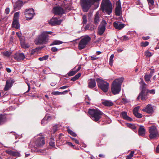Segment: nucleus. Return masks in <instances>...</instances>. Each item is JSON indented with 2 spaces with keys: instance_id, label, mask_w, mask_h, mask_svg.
Wrapping results in <instances>:
<instances>
[{
  "instance_id": "obj_1",
  "label": "nucleus",
  "mask_w": 159,
  "mask_h": 159,
  "mask_svg": "<svg viewBox=\"0 0 159 159\" xmlns=\"http://www.w3.org/2000/svg\"><path fill=\"white\" fill-rule=\"evenodd\" d=\"M52 33V31H43L39 36L38 37L35 39L34 42L37 45L46 44L47 43L49 39L48 34Z\"/></svg>"
},
{
  "instance_id": "obj_2",
  "label": "nucleus",
  "mask_w": 159,
  "mask_h": 159,
  "mask_svg": "<svg viewBox=\"0 0 159 159\" xmlns=\"http://www.w3.org/2000/svg\"><path fill=\"white\" fill-rule=\"evenodd\" d=\"M123 79L120 78L115 80L112 83L111 89L112 93L114 95L119 93L121 90V87Z\"/></svg>"
},
{
  "instance_id": "obj_3",
  "label": "nucleus",
  "mask_w": 159,
  "mask_h": 159,
  "mask_svg": "<svg viewBox=\"0 0 159 159\" xmlns=\"http://www.w3.org/2000/svg\"><path fill=\"white\" fill-rule=\"evenodd\" d=\"M102 10L110 15L112 12V6L109 0H102L101 4Z\"/></svg>"
},
{
  "instance_id": "obj_4",
  "label": "nucleus",
  "mask_w": 159,
  "mask_h": 159,
  "mask_svg": "<svg viewBox=\"0 0 159 159\" xmlns=\"http://www.w3.org/2000/svg\"><path fill=\"white\" fill-rule=\"evenodd\" d=\"M100 0H80L81 5L83 11L87 12L91 5L95 2H98Z\"/></svg>"
},
{
  "instance_id": "obj_5",
  "label": "nucleus",
  "mask_w": 159,
  "mask_h": 159,
  "mask_svg": "<svg viewBox=\"0 0 159 159\" xmlns=\"http://www.w3.org/2000/svg\"><path fill=\"white\" fill-rule=\"evenodd\" d=\"M88 113L91 115L92 120L96 122L99 120L103 114L102 112L98 109H89Z\"/></svg>"
},
{
  "instance_id": "obj_6",
  "label": "nucleus",
  "mask_w": 159,
  "mask_h": 159,
  "mask_svg": "<svg viewBox=\"0 0 159 159\" xmlns=\"http://www.w3.org/2000/svg\"><path fill=\"white\" fill-rule=\"evenodd\" d=\"M141 85L140 88L141 90V92L139 94V95L137 97V99L139 100L140 98L142 100H145L147 98V93L146 87V84L142 80L139 82Z\"/></svg>"
},
{
  "instance_id": "obj_7",
  "label": "nucleus",
  "mask_w": 159,
  "mask_h": 159,
  "mask_svg": "<svg viewBox=\"0 0 159 159\" xmlns=\"http://www.w3.org/2000/svg\"><path fill=\"white\" fill-rule=\"evenodd\" d=\"M96 82L98 87L104 92L108 91L109 89V84L102 79L98 78Z\"/></svg>"
},
{
  "instance_id": "obj_8",
  "label": "nucleus",
  "mask_w": 159,
  "mask_h": 159,
  "mask_svg": "<svg viewBox=\"0 0 159 159\" xmlns=\"http://www.w3.org/2000/svg\"><path fill=\"white\" fill-rule=\"evenodd\" d=\"M90 40L91 38L88 36L81 39L79 43V49L80 50H81L84 48Z\"/></svg>"
},
{
  "instance_id": "obj_9",
  "label": "nucleus",
  "mask_w": 159,
  "mask_h": 159,
  "mask_svg": "<svg viewBox=\"0 0 159 159\" xmlns=\"http://www.w3.org/2000/svg\"><path fill=\"white\" fill-rule=\"evenodd\" d=\"M149 128V137L150 139H153L159 136V133L156 126H152L150 127Z\"/></svg>"
},
{
  "instance_id": "obj_10",
  "label": "nucleus",
  "mask_w": 159,
  "mask_h": 159,
  "mask_svg": "<svg viewBox=\"0 0 159 159\" xmlns=\"http://www.w3.org/2000/svg\"><path fill=\"white\" fill-rule=\"evenodd\" d=\"M35 146L39 148H41L45 144V137L39 135L35 141Z\"/></svg>"
},
{
  "instance_id": "obj_11",
  "label": "nucleus",
  "mask_w": 159,
  "mask_h": 159,
  "mask_svg": "<svg viewBox=\"0 0 159 159\" xmlns=\"http://www.w3.org/2000/svg\"><path fill=\"white\" fill-rule=\"evenodd\" d=\"M34 9L32 8L26 9L25 12V15L26 20H28L32 19L34 16Z\"/></svg>"
},
{
  "instance_id": "obj_12",
  "label": "nucleus",
  "mask_w": 159,
  "mask_h": 159,
  "mask_svg": "<svg viewBox=\"0 0 159 159\" xmlns=\"http://www.w3.org/2000/svg\"><path fill=\"white\" fill-rule=\"evenodd\" d=\"M53 13L55 15H60L65 13L66 11L63 8L56 7L53 8Z\"/></svg>"
},
{
  "instance_id": "obj_13",
  "label": "nucleus",
  "mask_w": 159,
  "mask_h": 159,
  "mask_svg": "<svg viewBox=\"0 0 159 159\" xmlns=\"http://www.w3.org/2000/svg\"><path fill=\"white\" fill-rule=\"evenodd\" d=\"M71 5V4L70 1L64 0L62 3L61 6L63 7L66 11L67 12L68 11L71 10L70 7Z\"/></svg>"
},
{
  "instance_id": "obj_14",
  "label": "nucleus",
  "mask_w": 159,
  "mask_h": 159,
  "mask_svg": "<svg viewBox=\"0 0 159 159\" xmlns=\"http://www.w3.org/2000/svg\"><path fill=\"white\" fill-rule=\"evenodd\" d=\"M61 22V20H58L57 18L53 17L48 21V23L51 25L54 26L60 25Z\"/></svg>"
},
{
  "instance_id": "obj_15",
  "label": "nucleus",
  "mask_w": 159,
  "mask_h": 159,
  "mask_svg": "<svg viewBox=\"0 0 159 159\" xmlns=\"http://www.w3.org/2000/svg\"><path fill=\"white\" fill-rule=\"evenodd\" d=\"M121 4L120 2L119 1L116 2V6L115 9V14L116 16H120L121 12Z\"/></svg>"
},
{
  "instance_id": "obj_16",
  "label": "nucleus",
  "mask_w": 159,
  "mask_h": 159,
  "mask_svg": "<svg viewBox=\"0 0 159 159\" xmlns=\"http://www.w3.org/2000/svg\"><path fill=\"white\" fill-rule=\"evenodd\" d=\"M143 111H145L148 114H152L154 112V110L152 106L150 104H148L146 107L142 110Z\"/></svg>"
},
{
  "instance_id": "obj_17",
  "label": "nucleus",
  "mask_w": 159,
  "mask_h": 159,
  "mask_svg": "<svg viewBox=\"0 0 159 159\" xmlns=\"http://www.w3.org/2000/svg\"><path fill=\"white\" fill-rule=\"evenodd\" d=\"M7 153L11 156L17 157L20 156V153L16 151H13L11 150H6Z\"/></svg>"
},
{
  "instance_id": "obj_18",
  "label": "nucleus",
  "mask_w": 159,
  "mask_h": 159,
  "mask_svg": "<svg viewBox=\"0 0 159 159\" xmlns=\"http://www.w3.org/2000/svg\"><path fill=\"white\" fill-rule=\"evenodd\" d=\"M23 5V2L20 0L17 1L15 4L14 9L16 11L20 9Z\"/></svg>"
},
{
  "instance_id": "obj_19",
  "label": "nucleus",
  "mask_w": 159,
  "mask_h": 159,
  "mask_svg": "<svg viewBox=\"0 0 159 159\" xmlns=\"http://www.w3.org/2000/svg\"><path fill=\"white\" fill-rule=\"evenodd\" d=\"M25 58V55L22 53H19L15 54L14 58L18 61L23 60Z\"/></svg>"
},
{
  "instance_id": "obj_20",
  "label": "nucleus",
  "mask_w": 159,
  "mask_h": 159,
  "mask_svg": "<svg viewBox=\"0 0 159 159\" xmlns=\"http://www.w3.org/2000/svg\"><path fill=\"white\" fill-rule=\"evenodd\" d=\"M105 25H104V21H103L102 24L99 25L98 29V33L100 35L103 34L105 31Z\"/></svg>"
},
{
  "instance_id": "obj_21",
  "label": "nucleus",
  "mask_w": 159,
  "mask_h": 159,
  "mask_svg": "<svg viewBox=\"0 0 159 159\" xmlns=\"http://www.w3.org/2000/svg\"><path fill=\"white\" fill-rule=\"evenodd\" d=\"M100 21V16L98 12H97L94 17L93 23L97 25H98Z\"/></svg>"
},
{
  "instance_id": "obj_22",
  "label": "nucleus",
  "mask_w": 159,
  "mask_h": 159,
  "mask_svg": "<svg viewBox=\"0 0 159 159\" xmlns=\"http://www.w3.org/2000/svg\"><path fill=\"white\" fill-rule=\"evenodd\" d=\"M113 25L116 29L120 30L124 27L125 24H121L120 22H114L113 23Z\"/></svg>"
},
{
  "instance_id": "obj_23",
  "label": "nucleus",
  "mask_w": 159,
  "mask_h": 159,
  "mask_svg": "<svg viewBox=\"0 0 159 159\" xmlns=\"http://www.w3.org/2000/svg\"><path fill=\"white\" fill-rule=\"evenodd\" d=\"M96 82L94 79H90L89 80L88 87L90 88H93L96 86Z\"/></svg>"
},
{
  "instance_id": "obj_24",
  "label": "nucleus",
  "mask_w": 159,
  "mask_h": 159,
  "mask_svg": "<svg viewBox=\"0 0 159 159\" xmlns=\"http://www.w3.org/2000/svg\"><path fill=\"white\" fill-rule=\"evenodd\" d=\"M145 130L143 126H140L139 129V134L140 136H143L145 134Z\"/></svg>"
},
{
  "instance_id": "obj_25",
  "label": "nucleus",
  "mask_w": 159,
  "mask_h": 159,
  "mask_svg": "<svg viewBox=\"0 0 159 159\" xmlns=\"http://www.w3.org/2000/svg\"><path fill=\"white\" fill-rule=\"evenodd\" d=\"M121 114L122 116L124 119L129 121H131L132 120L131 118L129 117L127 115V114L126 112L125 111H123L121 112Z\"/></svg>"
},
{
  "instance_id": "obj_26",
  "label": "nucleus",
  "mask_w": 159,
  "mask_h": 159,
  "mask_svg": "<svg viewBox=\"0 0 159 159\" xmlns=\"http://www.w3.org/2000/svg\"><path fill=\"white\" fill-rule=\"evenodd\" d=\"M12 26L16 29L20 27V25L18 22V20H13L12 24Z\"/></svg>"
},
{
  "instance_id": "obj_27",
  "label": "nucleus",
  "mask_w": 159,
  "mask_h": 159,
  "mask_svg": "<svg viewBox=\"0 0 159 159\" xmlns=\"http://www.w3.org/2000/svg\"><path fill=\"white\" fill-rule=\"evenodd\" d=\"M7 121L6 116L4 115H0V125L4 124Z\"/></svg>"
},
{
  "instance_id": "obj_28",
  "label": "nucleus",
  "mask_w": 159,
  "mask_h": 159,
  "mask_svg": "<svg viewBox=\"0 0 159 159\" xmlns=\"http://www.w3.org/2000/svg\"><path fill=\"white\" fill-rule=\"evenodd\" d=\"M102 104L105 106L111 107L113 105V103L111 101L107 100L102 102Z\"/></svg>"
},
{
  "instance_id": "obj_29",
  "label": "nucleus",
  "mask_w": 159,
  "mask_h": 159,
  "mask_svg": "<svg viewBox=\"0 0 159 159\" xmlns=\"http://www.w3.org/2000/svg\"><path fill=\"white\" fill-rule=\"evenodd\" d=\"M49 144V146L51 147L52 148H57L55 147V140L53 138H51Z\"/></svg>"
},
{
  "instance_id": "obj_30",
  "label": "nucleus",
  "mask_w": 159,
  "mask_h": 159,
  "mask_svg": "<svg viewBox=\"0 0 159 159\" xmlns=\"http://www.w3.org/2000/svg\"><path fill=\"white\" fill-rule=\"evenodd\" d=\"M46 150H31L32 152H36L39 154H44Z\"/></svg>"
},
{
  "instance_id": "obj_31",
  "label": "nucleus",
  "mask_w": 159,
  "mask_h": 159,
  "mask_svg": "<svg viewBox=\"0 0 159 159\" xmlns=\"http://www.w3.org/2000/svg\"><path fill=\"white\" fill-rule=\"evenodd\" d=\"M63 42L57 40H54L50 45H59L62 44Z\"/></svg>"
},
{
  "instance_id": "obj_32",
  "label": "nucleus",
  "mask_w": 159,
  "mask_h": 159,
  "mask_svg": "<svg viewBox=\"0 0 159 159\" xmlns=\"http://www.w3.org/2000/svg\"><path fill=\"white\" fill-rule=\"evenodd\" d=\"M21 46L23 48H27L30 47V45L28 43L24 41L21 43Z\"/></svg>"
},
{
  "instance_id": "obj_33",
  "label": "nucleus",
  "mask_w": 159,
  "mask_h": 159,
  "mask_svg": "<svg viewBox=\"0 0 159 159\" xmlns=\"http://www.w3.org/2000/svg\"><path fill=\"white\" fill-rule=\"evenodd\" d=\"M10 85V82L7 81L5 86L4 89V90L5 91H7L9 90L11 87Z\"/></svg>"
},
{
  "instance_id": "obj_34",
  "label": "nucleus",
  "mask_w": 159,
  "mask_h": 159,
  "mask_svg": "<svg viewBox=\"0 0 159 159\" xmlns=\"http://www.w3.org/2000/svg\"><path fill=\"white\" fill-rule=\"evenodd\" d=\"M81 76V74L80 73H78L75 76L72 77L71 79V80L73 81H75L77 79H78Z\"/></svg>"
},
{
  "instance_id": "obj_35",
  "label": "nucleus",
  "mask_w": 159,
  "mask_h": 159,
  "mask_svg": "<svg viewBox=\"0 0 159 159\" xmlns=\"http://www.w3.org/2000/svg\"><path fill=\"white\" fill-rule=\"evenodd\" d=\"M134 151H132L128 155L126 156V159H131L134 154Z\"/></svg>"
},
{
  "instance_id": "obj_36",
  "label": "nucleus",
  "mask_w": 159,
  "mask_h": 159,
  "mask_svg": "<svg viewBox=\"0 0 159 159\" xmlns=\"http://www.w3.org/2000/svg\"><path fill=\"white\" fill-rule=\"evenodd\" d=\"M151 77L147 74H146L144 76V80L146 82L148 83L150 81Z\"/></svg>"
},
{
  "instance_id": "obj_37",
  "label": "nucleus",
  "mask_w": 159,
  "mask_h": 159,
  "mask_svg": "<svg viewBox=\"0 0 159 159\" xmlns=\"http://www.w3.org/2000/svg\"><path fill=\"white\" fill-rule=\"evenodd\" d=\"M67 132L69 134H70V135H71L73 137H75L77 136L75 132H73L70 129H67Z\"/></svg>"
},
{
  "instance_id": "obj_38",
  "label": "nucleus",
  "mask_w": 159,
  "mask_h": 159,
  "mask_svg": "<svg viewBox=\"0 0 159 159\" xmlns=\"http://www.w3.org/2000/svg\"><path fill=\"white\" fill-rule=\"evenodd\" d=\"M147 95H148V93H149L150 94H154L155 93V90L154 89L148 90V89L147 91Z\"/></svg>"
},
{
  "instance_id": "obj_39",
  "label": "nucleus",
  "mask_w": 159,
  "mask_h": 159,
  "mask_svg": "<svg viewBox=\"0 0 159 159\" xmlns=\"http://www.w3.org/2000/svg\"><path fill=\"white\" fill-rule=\"evenodd\" d=\"M46 116V120H47V121H50L51 119L54 118V117L53 116Z\"/></svg>"
},
{
  "instance_id": "obj_40",
  "label": "nucleus",
  "mask_w": 159,
  "mask_h": 159,
  "mask_svg": "<svg viewBox=\"0 0 159 159\" xmlns=\"http://www.w3.org/2000/svg\"><path fill=\"white\" fill-rule=\"evenodd\" d=\"M76 72L75 70H73L72 71H70L68 73V75L69 76H72L74 75L76 73Z\"/></svg>"
},
{
  "instance_id": "obj_41",
  "label": "nucleus",
  "mask_w": 159,
  "mask_h": 159,
  "mask_svg": "<svg viewBox=\"0 0 159 159\" xmlns=\"http://www.w3.org/2000/svg\"><path fill=\"white\" fill-rule=\"evenodd\" d=\"M19 12H16L14 14V20H18Z\"/></svg>"
},
{
  "instance_id": "obj_42",
  "label": "nucleus",
  "mask_w": 159,
  "mask_h": 159,
  "mask_svg": "<svg viewBox=\"0 0 159 159\" xmlns=\"http://www.w3.org/2000/svg\"><path fill=\"white\" fill-rule=\"evenodd\" d=\"M48 55H46L45 56H43L42 57H40L39 58V60L41 61H43V60H45L47 59L48 58Z\"/></svg>"
},
{
  "instance_id": "obj_43",
  "label": "nucleus",
  "mask_w": 159,
  "mask_h": 159,
  "mask_svg": "<svg viewBox=\"0 0 159 159\" xmlns=\"http://www.w3.org/2000/svg\"><path fill=\"white\" fill-rule=\"evenodd\" d=\"M114 56V54H112L110 57L109 64L110 66H111L112 64L113 59Z\"/></svg>"
},
{
  "instance_id": "obj_44",
  "label": "nucleus",
  "mask_w": 159,
  "mask_h": 159,
  "mask_svg": "<svg viewBox=\"0 0 159 159\" xmlns=\"http://www.w3.org/2000/svg\"><path fill=\"white\" fill-rule=\"evenodd\" d=\"M149 44V43L147 41L145 42H142L141 43V46L142 47H145L147 46Z\"/></svg>"
},
{
  "instance_id": "obj_45",
  "label": "nucleus",
  "mask_w": 159,
  "mask_h": 159,
  "mask_svg": "<svg viewBox=\"0 0 159 159\" xmlns=\"http://www.w3.org/2000/svg\"><path fill=\"white\" fill-rule=\"evenodd\" d=\"M3 54L7 57H9L11 54V52L8 51L3 52Z\"/></svg>"
},
{
  "instance_id": "obj_46",
  "label": "nucleus",
  "mask_w": 159,
  "mask_h": 159,
  "mask_svg": "<svg viewBox=\"0 0 159 159\" xmlns=\"http://www.w3.org/2000/svg\"><path fill=\"white\" fill-rule=\"evenodd\" d=\"M83 22L84 24H86L87 22V16L86 15H84L83 16Z\"/></svg>"
},
{
  "instance_id": "obj_47",
  "label": "nucleus",
  "mask_w": 159,
  "mask_h": 159,
  "mask_svg": "<svg viewBox=\"0 0 159 159\" xmlns=\"http://www.w3.org/2000/svg\"><path fill=\"white\" fill-rule=\"evenodd\" d=\"M134 115L136 117L139 118H140L142 117V115L141 114L139 113L138 112L136 113Z\"/></svg>"
},
{
  "instance_id": "obj_48",
  "label": "nucleus",
  "mask_w": 159,
  "mask_h": 159,
  "mask_svg": "<svg viewBox=\"0 0 159 159\" xmlns=\"http://www.w3.org/2000/svg\"><path fill=\"white\" fill-rule=\"evenodd\" d=\"M139 107H137L134 109L133 111V112L134 114H135V113H136L138 112V111L139 109Z\"/></svg>"
},
{
  "instance_id": "obj_49",
  "label": "nucleus",
  "mask_w": 159,
  "mask_h": 159,
  "mask_svg": "<svg viewBox=\"0 0 159 159\" xmlns=\"http://www.w3.org/2000/svg\"><path fill=\"white\" fill-rule=\"evenodd\" d=\"M145 55L146 57H149L151 56L152 55L151 52L147 51L145 52Z\"/></svg>"
},
{
  "instance_id": "obj_50",
  "label": "nucleus",
  "mask_w": 159,
  "mask_h": 159,
  "mask_svg": "<svg viewBox=\"0 0 159 159\" xmlns=\"http://www.w3.org/2000/svg\"><path fill=\"white\" fill-rule=\"evenodd\" d=\"M149 6H153L154 4V0H147Z\"/></svg>"
},
{
  "instance_id": "obj_51",
  "label": "nucleus",
  "mask_w": 159,
  "mask_h": 159,
  "mask_svg": "<svg viewBox=\"0 0 159 159\" xmlns=\"http://www.w3.org/2000/svg\"><path fill=\"white\" fill-rule=\"evenodd\" d=\"M128 126L131 128V129H135L136 128H135V126L133 125H132L131 124H128Z\"/></svg>"
},
{
  "instance_id": "obj_52",
  "label": "nucleus",
  "mask_w": 159,
  "mask_h": 159,
  "mask_svg": "<svg viewBox=\"0 0 159 159\" xmlns=\"http://www.w3.org/2000/svg\"><path fill=\"white\" fill-rule=\"evenodd\" d=\"M122 41H126L128 40L129 39L128 37L126 35L123 36L122 37Z\"/></svg>"
},
{
  "instance_id": "obj_53",
  "label": "nucleus",
  "mask_w": 159,
  "mask_h": 159,
  "mask_svg": "<svg viewBox=\"0 0 159 159\" xmlns=\"http://www.w3.org/2000/svg\"><path fill=\"white\" fill-rule=\"evenodd\" d=\"M52 94L53 95H61V92H53L52 93Z\"/></svg>"
},
{
  "instance_id": "obj_54",
  "label": "nucleus",
  "mask_w": 159,
  "mask_h": 159,
  "mask_svg": "<svg viewBox=\"0 0 159 159\" xmlns=\"http://www.w3.org/2000/svg\"><path fill=\"white\" fill-rule=\"evenodd\" d=\"M122 102L124 104H125L128 102V101L127 99L126 98H123L122 99Z\"/></svg>"
},
{
  "instance_id": "obj_55",
  "label": "nucleus",
  "mask_w": 159,
  "mask_h": 159,
  "mask_svg": "<svg viewBox=\"0 0 159 159\" xmlns=\"http://www.w3.org/2000/svg\"><path fill=\"white\" fill-rule=\"evenodd\" d=\"M46 116H45L42 120L41 121V124L42 125H43L45 123V121H47L46 120Z\"/></svg>"
},
{
  "instance_id": "obj_56",
  "label": "nucleus",
  "mask_w": 159,
  "mask_h": 159,
  "mask_svg": "<svg viewBox=\"0 0 159 159\" xmlns=\"http://www.w3.org/2000/svg\"><path fill=\"white\" fill-rule=\"evenodd\" d=\"M51 50L53 52H55L58 50V49L55 47H53L51 48Z\"/></svg>"
},
{
  "instance_id": "obj_57",
  "label": "nucleus",
  "mask_w": 159,
  "mask_h": 159,
  "mask_svg": "<svg viewBox=\"0 0 159 159\" xmlns=\"http://www.w3.org/2000/svg\"><path fill=\"white\" fill-rule=\"evenodd\" d=\"M5 13L7 14H8L10 12V9L8 7L5 10Z\"/></svg>"
},
{
  "instance_id": "obj_58",
  "label": "nucleus",
  "mask_w": 159,
  "mask_h": 159,
  "mask_svg": "<svg viewBox=\"0 0 159 159\" xmlns=\"http://www.w3.org/2000/svg\"><path fill=\"white\" fill-rule=\"evenodd\" d=\"M70 91V90H65L63 92H61V95L65 94L67 93H68Z\"/></svg>"
},
{
  "instance_id": "obj_59",
  "label": "nucleus",
  "mask_w": 159,
  "mask_h": 159,
  "mask_svg": "<svg viewBox=\"0 0 159 159\" xmlns=\"http://www.w3.org/2000/svg\"><path fill=\"white\" fill-rule=\"evenodd\" d=\"M150 38L149 36L143 37L142 39L144 40H146L149 39Z\"/></svg>"
},
{
  "instance_id": "obj_60",
  "label": "nucleus",
  "mask_w": 159,
  "mask_h": 159,
  "mask_svg": "<svg viewBox=\"0 0 159 159\" xmlns=\"http://www.w3.org/2000/svg\"><path fill=\"white\" fill-rule=\"evenodd\" d=\"M68 86H62V87H60L59 88V89H66L68 87Z\"/></svg>"
},
{
  "instance_id": "obj_61",
  "label": "nucleus",
  "mask_w": 159,
  "mask_h": 159,
  "mask_svg": "<svg viewBox=\"0 0 159 159\" xmlns=\"http://www.w3.org/2000/svg\"><path fill=\"white\" fill-rule=\"evenodd\" d=\"M67 144L68 145L70 146H72L73 147V148H74V146L72 144V143L70 142H67Z\"/></svg>"
},
{
  "instance_id": "obj_62",
  "label": "nucleus",
  "mask_w": 159,
  "mask_h": 159,
  "mask_svg": "<svg viewBox=\"0 0 159 159\" xmlns=\"http://www.w3.org/2000/svg\"><path fill=\"white\" fill-rule=\"evenodd\" d=\"M6 70L7 71L8 73H10L11 72V70L8 68H6Z\"/></svg>"
},
{
  "instance_id": "obj_63",
  "label": "nucleus",
  "mask_w": 159,
  "mask_h": 159,
  "mask_svg": "<svg viewBox=\"0 0 159 159\" xmlns=\"http://www.w3.org/2000/svg\"><path fill=\"white\" fill-rule=\"evenodd\" d=\"M89 25H86L85 26V29L86 30H89Z\"/></svg>"
},
{
  "instance_id": "obj_64",
  "label": "nucleus",
  "mask_w": 159,
  "mask_h": 159,
  "mask_svg": "<svg viewBox=\"0 0 159 159\" xmlns=\"http://www.w3.org/2000/svg\"><path fill=\"white\" fill-rule=\"evenodd\" d=\"M36 51V50L35 49H33L31 50V54H34V52Z\"/></svg>"
}]
</instances>
